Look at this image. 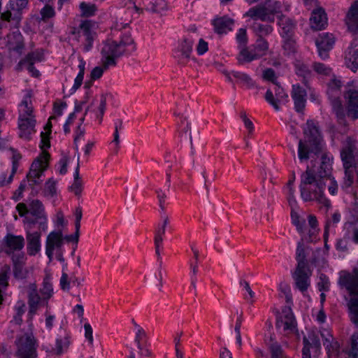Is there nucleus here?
I'll return each instance as SVG.
<instances>
[{
    "instance_id": "obj_1",
    "label": "nucleus",
    "mask_w": 358,
    "mask_h": 358,
    "mask_svg": "<svg viewBox=\"0 0 358 358\" xmlns=\"http://www.w3.org/2000/svg\"><path fill=\"white\" fill-rule=\"evenodd\" d=\"M305 139H300L298 144V159L301 163L307 162L311 155L321 156L320 166L317 171L307 166L306 170L301 175L299 185L301 196L304 201H316L327 208L331 207V202L324 194V180L331 173V157L323 152L324 141L317 124L311 120L306 122L303 127Z\"/></svg>"
},
{
    "instance_id": "obj_2",
    "label": "nucleus",
    "mask_w": 358,
    "mask_h": 358,
    "mask_svg": "<svg viewBox=\"0 0 358 358\" xmlns=\"http://www.w3.org/2000/svg\"><path fill=\"white\" fill-rule=\"evenodd\" d=\"M341 157L345 169V177L342 187L348 188L353 182V171L357 173L358 184V142L348 137L341 150Z\"/></svg>"
},
{
    "instance_id": "obj_3",
    "label": "nucleus",
    "mask_w": 358,
    "mask_h": 358,
    "mask_svg": "<svg viewBox=\"0 0 358 358\" xmlns=\"http://www.w3.org/2000/svg\"><path fill=\"white\" fill-rule=\"evenodd\" d=\"M341 86L342 84L340 80L333 78L328 83L327 93L338 122L341 125L346 126L345 113L340 99Z\"/></svg>"
},
{
    "instance_id": "obj_4",
    "label": "nucleus",
    "mask_w": 358,
    "mask_h": 358,
    "mask_svg": "<svg viewBox=\"0 0 358 358\" xmlns=\"http://www.w3.org/2000/svg\"><path fill=\"white\" fill-rule=\"evenodd\" d=\"M50 158V155L47 151H42L40 156L32 162L26 178L29 186L33 191H34L35 186L40 185L42 182L41 178L48 166Z\"/></svg>"
},
{
    "instance_id": "obj_5",
    "label": "nucleus",
    "mask_w": 358,
    "mask_h": 358,
    "mask_svg": "<svg viewBox=\"0 0 358 358\" xmlns=\"http://www.w3.org/2000/svg\"><path fill=\"white\" fill-rule=\"evenodd\" d=\"M17 358H37V341L32 333H23L15 340Z\"/></svg>"
},
{
    "instance_id": "obj_6",
    "label": "nucleus",
    "mask_w": 358,
    "mask_h": 358,
    "mask_svg": "<svg viewBox=\"0 0 358 358\" xmlns=\"http://www.w3.org/2000/svg\"><path fill=\"white\" fill-rule=\"evenodd\" d=\"M101 50V62L105 69L115 66L116 59L122 57L125 52L117 41L107 40L103 43Z\"/></svg>"
},
{
    "instance_id": "obj_7",
    "label": "nucleus",
    "mask_w": 358,
    "mask_h": 358,
    "mask_svg": "<svg viewBox=\"0 0 358 358\" xmlns=\"http://www.w3.org/2000/svg\"><path fill=\"white\" fill-rule=\"evenodd\" d=\"M338 285L341 291L348 294L350 298L358 297V268L352 271H341L338 273Z\"/></svg>"
},
{
    "instance_id": "obj_8",
    "label": "nucleus",
    "mask_w": 358,
    "mask_h": 358,
    "mask_svg": "<svg viewBox=\"0 0 358 358\" xmlns=\"http://www.w3.org/2000/svg\"><path fill=\"white\" fill-rule=\"evenodd\" d=\"M194 39L187 36L178 41L177 46L173 50V56L180 65H185L191 58Z\"/></svg>"
},
{
    "instance_id": "obj_9",
    "label": "nucleus",
    "mask_w": 358,
    "mask_h": 358,
    "mask_svg": "<svg viewBox=\"0 0 358 358\" xmlns=\"http://www.w3.org/2000/svg\"><path fill=\"white\" fill-rule=\"evenodd\" d=\"M26 8H21L13 1H10L6 6V10L0 13L1 19L7 22L13 28H18L22 18L23 10Z\"/></svg>"
},
{
    "instance_id": "obj_10",
    "label": "nucleus",
    "mask_w": 358,
    "mask_h": 358,
    "mask_svg": "<svg viewBox=\"0 0 358 358\" xmlns=\"http://www.w3.org/2000/svg\"><path fill=\"white\" fill-rule=\"evenodd\" d=\"M302 358H317L321 352V343L319 337L313 333L303 338Z\"/></svg>"
},
{
    "instance_id": "obj_11",
    "label": "nucleus",
    "mask_w": 358,
    "mask_h": 358,
    "mask_svg": "<svg viewBox=\"0 0 358 358\" xmlns=\"http://www.w3.org/2000/svg\"><path fill=\"white\" fill-rule=\"evenodd\" d=\"M312 271L308 266H296L292 274L295 287L302 293L307 291L310 285V276Z\"/></svg>"
},
{
    "instance_id": "obj_12",
    "label": "nucleus",
    "mask_w": 358,
    "mask_h": 358,
    "mask_svg": "<svg viewBox=\"0 0 358 358\" xmlns=\"http://www.w3.org/2000/svg\"><path fill=\"white\" fill-rule=\"evenodd\" d=\"M335 43L334 37L331 34L322 33L315 40L319 56L322 59L329 57V51L332 49Z\"/></svg>"
},
{
    "instance_id": "obj_13",
    "label": "nucleus",
    "mask_w": 358,
    "mask_h": 358,
    "mask_svg": "<svg viewBox=\"0 0 358 358\" xmlns=\"http://www.w3.org/2000/svg\"><path fill=\"white\" fill-rule=\"evenodd\" d=\"M346 100V112L349 118L352 120L358 119V91L355 90H349L344 94Z\"/></svg>"
},
{
    "instance_id": "obj_14",
    "label": "nucleus",
    "mask_w": 358,
    "mask_h": 358,
    "mask_svg": "<svg viewBox=\"0 0 358 358\" xmlns=\"http://www.w3.org/2000/svg\"><path fill=\"white\" fill-rule=\"evenodd\" d=\"M280 9V2H275L273 8H271L270 6H266V4H260L250 8L244 15L250 17L253 20H261L262 21L268 10H270L272 13H278Z\"/></svg>"
},
{
    "instance_id": "obj_15",
    "label": "nucleus",
    "mask_w": 358,
    "mask_h": 358,
    "mask_svg": "<svg viewBox=\"0 0 358 358\" xmlns=\"http://www.w3.org/2000/svg\"><path fill=\"white\" fill-rule=\"evenodd\" d=\"M279 33L282 38L294 36L296 22L290 17L281 14L278 17Z\"/></svg>"
},
{
    "instance_id": "obj_16",
    "label": "nucleus",
    "mask_w": 358,
    "mask_h": 358,
    "mask_svg": "<svg viewBox=\"0 0 358 358\" xmlns=\"http://www.w3.org/2000/svg\"><path fill=\"white\" fill-rule=\"evenodd\" d=\"M274 91L275 97L274 96L273 92L271 90H268L265 94V99L274 108L275 110H279V103L283 101H287L288 95L285 92L283 88L277 83L275 84Z\"/></svg>"
},
{
    "instance_id": "obj_17",
    "label": "nucleus",
    "mask_w": 358,
    "mask_h": 358,
    "mask_svg": "<svg viewBox=\"0 0 358 358\" xmlns=\"http://www.w3.org/2000/svg\"><path fill=\"white\" fill-rule=\"evenodd\" d=\"M348 30L352 34L358 33V0L353 1L345 17Z\"/></svg>"
},
{
    "instance_id": "obj_18",
    "label": "nucleus",
    "mask_w": 358,
    "mask_h": 358,
    "mask_svg": "<svg viewBox=\"0 0 358 358\" xmlns=\"http://www.w3.org/2000/svg\"><path fill=\"white\" fill-rule=\"evenodd\" d=\"M5 245L4 251L11 255L14 251H20L24 246V238L22 236H15L8 234L3 238Z\"/></svg>"
},
{
    "instance_id": "obj_19",
    "label": "nucleus",
    "mask_w": 358,
    "mask_h": 358,
    "mask_svg": "<svg viewBox=\"0 0 358 358\" xmlns=\"http://www.w3.org/2000/svg\"><path fill=\"white\" fill-rule=\"evenodd\" d=\"M36 120L32 116L19 115L18 127L20 136L27 140L30 139L31 134L34 131Z\"/></svg>"
},
{
    "instance_id": "obj_20",
    "label": "nucleus",
    "mask_w": 358,
    "mask_h": 358,
    "mask_svg": "<svg viewBox=\"0 0 358 358\" xmlns=\"http://www.w3.org/2000/svg\"><path fill=\"white\" fill-rule=\"evenodd\" d=\"M294 103V109L297 113L303 112L306 103L307 92L304 88L299 84L292 85L291 93Z\"/></svg>"
},
{
    "instance_id": "obj_21",
    "label": "nucleus",
    "mask_w": 358,
    "mask_h": 358,
    "mask_svg": "<svg viewBox=\"0 0 358 358\" xmlns=\"http://www.w3.org/2000/svg\"><path fill=\"white\" fill-rule=\"evenodd\" d=\"M358 40L355 39L345 52V60L348 68L355 72L358 69Z\"/></svg>"
},
{
    "instance_id": "obj_22",
    "label": "nucleus",
    "mask_w": 358,
    "mask_h": 358,
    "mask_svg": "<svg viewBox=\"0 0 358 358\" xmlns=\"http://www.w3.org/2000/svg\"><path fill=\"white\" fill-rule=\"evenodd\" d=\"M29 213L33 217L40 219V228L45 231L47 229V217L45 215L43 205L40 200L31 201L29 204Z\"/></svg>"
},
{
    "instance_id": "obj_23",
    "label": "nucleus",
    "mask_w": 358,
    "mask_h": 358,
    "mask_svg": "<svg viewBox=\"0 0 358 358\" xmlns=\"http://www.w3.org/2000/svg\"><path fill=\"white\" fill-rule=\"evenodd\" d=\"M41 233L27 231V250L30 256H35L41 250Z\"/></svg>"
},
{
    "instance_id": "obj_24",
    "label": "nucleus",
    "mask_w": 358,
    "mask_h": 358,
    "mask_svg": "<svg viewBox=\"0 0 358 358\" xmlns=\"http://www.w3.org/2000/svg\"><path fill=\"white\" fill-rule=\"evenodd\" d=\"M61 234V230L52 231L48 235L46 238L45 254L48 256L50 262H52L53 259L54 250H55Z\"/></svg>"
},
{
    "instance_id": "obj_25",
    "label": "nucleus",
    "mask_w": 358,
    "mask_h": 358,
    "mask_svg": "<svg viewBox=\"0 0 358 358\" xmlns=\"http://www.w3.org/2000/svg\"><path fill=\"white\" fill-rule=\"evenodd\" d=\"M311 28L315 30H321L327 23L326 13L322 8L314 10L310 17Z\"/></svg>"
},
{
    "instance_id": "obj_26",
    "label": "nucleus",
    "mask_w": 358,
    "mask_h": 358,
    "mask_svg": "<svg viewBox=\"0 0 358 358\" xmlns=\"http://www.w3.org/2000/svg\"><path fill=\"white\" fill-rule=\"evenodd\" d=\"M239 52L236 57L238 64L244 65L258 59V55L255 54L250 46L238 47Z\"/></svg>"
},
{
    "instance_id": "obj_27",
    "label": "nucleus",
    "mask_w": 358,
    "mask_h": 358,
    "mask_svg": "<svg viewBox=\"0 0 358 358\" xmlns=\"http://www.w3.org/2000/svg\"><path fill=\"white\" fill-rule=\"evenodd\" d=\"M28 304L29 306V313L35 314L38 306H46L43 297H41L37 292L36 286L31 285L29 293Z\"/></svg>"
},
{
    "instance_id": "obj_28",
    "label": "nucleus",
    "mask_w": 358,
    "mask_h": 358,
    "mask_svg": "<svg viewBox=\"0 0 358 358\" xmlns=\"http://www.w3.org/2000/svg\"><path fill=\"white\" fill-rule=\"evenodd\" d=\"M8 43L10 50L16 52L19 55H22L24 45L23 36L18 30L13 31L12 34L8 36Z\"/></svg>"
},
{
    "instance_id": "obj_29",
    "label": "nucleus",
    "mask_w": 358,
    "mask_h": 358,
    "mask_svg": "<svg viewBox=\"0 0 358 358\" xmlns=\"http://www.w3.org/2000/svg\"><path fill=\"white\" fill-rule=\"evenodd\" d=\"M43 59V53L40 50L31 52L27 56L21 59L17 65V70H21L25 64H34L36 62H40Z\"/></svg>"
},
{
    "instance_id": "obj_30",
    "label": "nucleus",
    "mask_w": 358,
    "mask_h": 358,
    "mask_svg": "<svg viewBox=\"0 0 358 358\" xmlns=\"http://www.w3.org/2000/svg\"><path fill=\"white\" fill-rule=\"evenodd\" d=\"M233 23V20L227 16H223L215 19L213 24L215 31L219 34H222L226 33L228 29H231V26Z\"/></svg>"
},
{
    "instance_id": "obj_31",
    "label": "nucleus",
    "mask_w": 358,
    "mask_h": 358,
    "mask_svg": "<svg viewBox=\"0 0 358 358\" xmlns=\"http://www.w3.org/2000/svg\"><path fill=\"white\" fill-rule=\"evenodd\" d=\"M284 316V331L294 332L296 327V322L290 307H285L282 309Z\"/></svg>"
},
{
    "instance_id": "obj_32",
    "label": "nucleus",
    "mask_w": 358,
    "mask_h": 358,
    "mask_svg": "<svg viewBox=\"0 0 358 358\" xmlns=\"http://www.w3.org/2000/svg\"><path fill=\"white\" fill-rule=\"evenodd\" d=\"M10 268L8 265H3L0 269V304L3 301V289L8 285L9 274Z\"/></svg>"
},
{
    "instance_id": "obj_33",
    "label": "nucleus",
    "mask_w": 358,
    "mask_h": 358,
    "mask_svg": "<svg viewBox=\"0 0 358 358\" xmlns=\"http://www.w3.org/2000/svg\"><path fill=\"white\" fill-rule=\"evenodd\" d=\"M347 306L351 322L356 326H358V297L349 298Z\"/></svg>"
},
{
    "instance_id": "obj_34",
    "label": "nucleus",
    "mask_w": 358,
    "mask_h": 358,
    "mask_svg": "<svg viewBox=\"0 0 358 358\" xmlns=\"http://www.w3.org/2000/svg\"><path fill=\"white\" fill-rule=\"evenodd\" d=\"M70 345L69 337L66 335L64 337H58L55 341V346L52 350L56 355H61L65 353Z\"/></svg>"
},
{
    "instance_id": "obj_35",
    "label": "nucleus",
    "mask_w": 358,
    "mask_h": 358,
    "mask_svg": "<svg viewBox=\"0 0 358 358\" xmlns=\"http://www.w3.org/2000/svg\"><path fill=\"white\" fill-rule=\"evenodd\" d=\"M85 64L86 63L83 58H79V72L74 80V84L73 87L70 90V94L75 93L76 90L81 86L85 75Z\"/></svg>"
},
{
    "instance_id": "obj_36",
    "label": "nucleus",
    "mask_w": 358,
    "mask_h": 358,
    "mask_svg": "<svg viewBox=\"0 0 358 358\" xmlns=\"http://www.w3.org/2000/svg\"><path fill=\"white\" fill-rule=\"evenodd\" d=\"M258 59L265 55L268 50V43L264 38H257L255 43L250 45Z\"/></svg>"
},
{
    "instance_id": "obj_37",
    "label": "nucleus",
    "mask_w": 358,
    "mask_h": 358,
    "mask_svg": "<svg viewBox=\"0 0 358 358\" xmlns=\"http://www.w3.org/2000/svg\"><path fill=\"white\" fill-rule=\"evenodd\" d=\"M304 241H306L305 237H302L301 241L297 243L296 251V260L297 261L296 266H308L306 256L303 248Z\"/></svg>"
},
{
    "instance_id": "obj_38",
    "label": "nucleus",
    "mask_w": 358,
    "mask_h": 358,
    "mask_svg": "<svg viewBox=\"0 0 358 358\" xmlns=\"http://www.w3.org/2000/svg\"><path fill=\"white\" fill-rule=\"evenodd\" d=\"M50 280V277L47 275L43 279V287L40 289V292L43 297V301L46 306H48V300L52 296L53 293L52 285Z\"/></svg>"
},
{
    "instance_id": "obj_39",
    "label": "nucleus",
    "mask_w": 358,
    "mask_h": 358,
    "mask_svg": "<svg viewBox=\"0 0 358 358\" xmlns=\"http://www.w3.org/2000/svg\"><path fill=\"white\" fill-rule=\"evenodd\" d=\"M257 38H264L271 34L273 27L269 24H263L259 22H255L252 27Z\"/></svg>"
},
{
    "instance_id": "obj_40",
    "label": "nucleus",
    "mask_w": 358,
    "mask_h": 358,
    "mask_svg": "<svg viewBox=\"0 0 358 358\" xmlns=\"http://www.w3.org/2000/svg\"><path fill=\"white\" fill-rule=\"evenodd\" d=\"M55 118L54 117H51L49 120L51 119ZM51 128H52V124L50 121H48V122L45 126L44 129L45 130H48V132L45 133L42 131L41 133V143H40V148L43 150V151H45V148H49L50 147V134L51 133Z\"/></svg>"
},
{
    "instance_id": "obj_41",
    "label": "nucleus",
    "mask_w": 358,
    "mask_h": 358,
    "mask_svg": "<svg viewBox=\"0 0 358 358\" xmlns=\"http://www.w3.org/2000/svg\"><path fill=\"white\" fill-rule=\"evenodd\" d=\"M323 345L327 350L329 357L338 356L340 353V345L337 341H334L333 338L330 340L329 338H326L324 341Z\"/></svg>"
},
{
    "instance_id": "obj_42",
    "label": "nucleus",
    "mask_w": 358,
    "mask_h": 358,
    "mask_svg": "<svg viewBox=\"0 0 358 358\" xmlns=\"http://www.w3.org/2000/svg\"><path fill=\"white\" fill-rule=\"evenodd\" d=\"M231 74L232 76H234L239 82L245 85L248 87L252 88L255 86L254 81L249 75L236 71H231Z\"/></svg>"
},
{
    "instance_id": "obj_43",
    "label": "nucleus",
    "mask_w": 358,
    "mask_h": 358,
    "mask_svg": "<svg viewBox=\"0 0 358 358\" xmlns=\"http://www.w3.org/2000/svg\"><path fill=\"white\" fill-rule=\"evenodd\" d=\"M81 15L84 17H91L95 15L97 8L95 4L81 2L79 5Z\"/></svg>"
},
{
    "instance_id": "obj_44",
    "label": "nucleus",
    "mask_w": 358,
    "mask_h": 358,
    "mask_svg": "<svg viewBox=\"0 0 358 358\" xmlns=\"http://www.w3.org/2000/svg\"><path fill=\"white\" fill-rule=\"evenodd\" d=\"M349 358H358V334H354L350 339V348L346 351Z\"/></svg>"
},
{
    "instance_id": "obj_45",
    "label": "nucleus",
    "mask_w": 358,
    "mask_h": 358,
    "mask_svg": "<svg viewBox=\"0 0 358 358\" xmlns=\"http://www.w3.org/2000/svg\"><path fill=\"white\" fill-rule=\"evenodd\" d=\"M94 25V24L92 20H85L80 23L79 28L85 38L95 36V34L92 31Z\"/></svg>"
},
{
    "instance_id": "obj_46",
    "label": "nucleus",
    "mask_w": 358,
    "mask_h": 358,
    "mask_svg": "<svg viewBox=\"0 0 358 358\" xmlns=\"http://www.w3.org/2000/svg\"><path fill=\"white\" fill-rule=\"evenodd\" d=\"M341 214L339 213H334L332 215L331 219H328L326 222L325 227H324V238H326L329 232V229L331 227H334L336 224H338L341 220Z\"/></svg>"
},
{
    "instance_id": "obj_47",
    "label": "nucleus",
    "mask_w": 358,
    "mask_h": 358,
    "mask_svg": "<svg viewBox=\"0 0 358 358\" xmlns=\"http://www.w3.org/2000/svg\"><path fill=\"white\" fill-rule=\"evenodd\" d=\"M295 69L296 74L299 76L303 77L304 80L310 76L311 73L308 66L301 62L296 64Z\"/></svg>"
},
{
    "instance_id": "obj_48",
    "label": "nucleus",
    "mask_w": 358,
    "mask_h": 358,
    "mask_svg": "<svg viewBox=\"0 0 358 358\" xmlns=\"http://www.w3.org/2000/svg\"><path fill=\"white\" fill-rule=\"evenodd\" d=\"M308 224L311 227V229L309 230V236L308 237H305L306 241L312 242L313 238L312 236L315 235L316 232V229L317 227V220L315 215H309L308 217Z\"/></svg>"
},
{
    "instance_id": "obj_49",
    "label": "nucleus",
    "mask_w": 358,
    "mask_h": 358,
    "mask_svg": "<svg viewBox=\"0 0 358 358\" xmlns=\"http://www.w3.org/2000/svg\"><path fill=\"white\" fill-rule=\"evenodd\" d=\"M152 13H160L166 9L165 0H152L151 6L147 8Z\"/></svg>"
},
{
    "instance_id": "obj_50",
    "label": "nucleus",
    "mask_w": 358,
    "mask_h": 358,
    "mask_svg": "<svg viewBox=\"0 0 358 358\" xmlns=\"http://www.w3.org/2000/svg\"><path fill=\"white\" fill-rule=\"evenodd\" d=\"M45 195L54 196L57 194L56 181L52 178H49L45 184L44 188Z\"/></svg>"
},
{
    "instance_id": "obj_51",
    "label": "nucleus",
    "mask_w": 358,
    "mask_h": 358,
    "mask_svg": "<svg viewBox=\"0 0 358 358\" xmlns=\"http://www.w3.org/2000/svg\"><path fill=\"white\" fill-rule=\"evenodd\" d=\"M283 38V48L287 55L294 53L296 50L295 40L294 36L282 38Z\"/></svg>"
},
{
    "instance_id": "obj_52",
    "label": "nucleus",
    "mask_w": 358,
    "mask_h": 358,
    "mask_svg": "<svg viewBox=\"0 0 358 358\" xmlns=\"http://www.w3.org/2000/svg\"><path fill=\"white\" fill-rule=\"evenodd\" d=\"M271 358H287L280 345L273 344L270 346Z\"/></svg>"
},
{
    "instance_id": "obj_53",
    "label": "nucleus",
    "mask_w": 358,
    "mask_h": 358,
    "mask_svg": "<svg viewBox=\"0 0 358 358\" xmlns=\"http://www.w3.org/2000/svg\"><path fill=\"white\" fill-rule=\"evenodd\" d=\"M29 271L24 268V265L17 264L13 266L14 277L17 279H25L28 277Z\"/></svg>"
},
{
    "instance_id": "obj_54",
    "label": "nucleus",
    "mask_w": 358,
    "mask_h": 358,
    "mask_svg": "<svg viewBox=\"0 0 358 358\" xmlns=\"http://www.w3.org/2000/svg\"><path fill=\"white\" fill-rule=\"evenodd\" d=\"M40 13L43 21H47L48 19L52 18L55 15V9L49 4H45L41 10Z\"/></svg>"
},
{
    "instance_id": "obj_55",
    "label": "nucleus",
    "mask_w": 358,
    "mask_h": 358,
    "mask_svg": "<svg viewBox=\"0 0 358 358\" xmlns=\"http://www.w3.org/2000/svg\"><path fill=\"white\" fill-rule=\"evenodd\" d=\"M120 46H122V48L124 50L125 53L127 52V48L133 45L134 43V39L131 38V34L129 33H125L124 34L119 42H117Z\"/></svg>"
},
{
    "instance_id": "obj_56",
    "label": "nucleus",
    "mask_w": 358,
    "mask_h": 358,
    "mask_svg": "<svg viewBox=\"0 0 358 358\" xmlns=\"http://www.w3.org/2000/svg\"><path fill=\"white\" fill-rule=\"evenodd\" d=\"M147 339L148 336L145 331L143 329L136 331L134 342L136 343L137 347H140V345H143V343L145 344V345H146Z\"/></svg>"
},
{
    "instance_id": "obj_57",
    "label": "nucleus",
    "mask_w": 358,
    "mask_h": 358,
    "mask_svg": "<svg viewBox=\"0 0 358 358\" xmlns=\"http://www.w3.org/2000/svg\"><path fill=\"white\" fill-rule=\"evenodd\" d=\"M348 238L343 237L342 238L337 240L335 247L337 251L343 253H346L348 252Z\"/></svg>"
},
{
    "instance_id": "obj_58",
    "label": "nucleus",
    "mask_w": 358,
    "mask_h": 358,
    "mask_svg": "<svg viewBox=\"0 0 358 358\" xmlns=\"http://www.w3.org/2000/svg\"><path fill=\"white\" fill-rule=\"evenodd\" d=\"M21 159V155L19 153H15L12 157V171L11 173L8 178V182H11L14 175L15 174L18 168V161Z\"/></svg>"
},
{
    "instance_id": "obj_59",
    "label": "nucleus",
    "mask_w": 358,
    "mask_h": 358,
    "mask_svg": "<svg viewBox=\"0 0 358 358\" xmlns=\"http://www.w3.org/2000/svg\"><path fill=\"white\" fill-rule=\"evenodd\" d=\"M236 40L238 43V47L247 46L248 37L245 29L241 28L238 31V33L236 34Z\"/></svg>"
},
{
    "instance_id": "obj_60",
    "label": "nucleus",
    "mask_w": 358,
    "mask_h": 358,
    "mask_svg": "<svg viewBox=\"0 0 358 358\" xmlns=\"http://www.w3.org/2000/svg\"><path fill=\"white\" fill-rule=\"evenodd\" d=\"M115 131H114V138L113 143H114L117 147H118L120 144V136L119 131L122 129L123 128V122L121 119H118L115 122Z\"/></svg>"
},
{
    "instance_id": "obj_61",
    "label": "nucleus",
    "mask_w": 358,
    "mask_h": 358,
    "mask_svg": "<svg viewBox=\"0 0 358 358\" xmlns=\"http://www.w3.org/2000/svg\"><path fill=\"white\" fill-rule=\"evenodd\" d=\"M243 313H241L239 317L236 320L234 331L236 334V343L241 347L242 345V340L241 336V327L242 323Z\"/></svg>"
},
{
    "instance_id": "obj_62",
    "label": "nucleus",
    "mask_w": 358,
    "mask_h": 358,
    "mask_svg": "<svg viewBox=\"0 0 358 358\" xmlns=\"http://www.w3.org/2000/svg\"><path fill=\"white\" fill-rule=\"evenodd\" d=\"M318 289L320 292L328 291L329 287V280L324 274H321L320 277V282L317 283Z\"/></svg>"
},
{
    "instance_id": "obj_63",
    "label": "nucleus",
    "mask_w": 358,
    "mask_h": 358,
    "mask_svg": "<svg viewBox=\"0 0 358 358\" xmlns=\"http://www.w3.org/2000/svg\"><path fill=\"white\" fill-rule=\"evenodd\" d=\"M182 331L178 333L173 339L175 343L176 356L177 358H183V353L180 349V338L182 336Z\"/></svg>"
},
{
    "instance_id": "obj_64",
    "label": "nucleus",
    "mask_w": 358,
    "mask_h": 358,
    "mask_svg": "<svg viewBox=\"0 0 358 358\" xmlns=\"http://www.w3.org/2000/svg\"><path fill=\"white\" fill-rule=\"evenodd\" d=\"M24 305L15 306V315L11 322H14L16 324H20L22 323V316L24 313Z\"/></svg>"
}]
</instances>
